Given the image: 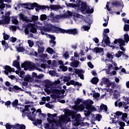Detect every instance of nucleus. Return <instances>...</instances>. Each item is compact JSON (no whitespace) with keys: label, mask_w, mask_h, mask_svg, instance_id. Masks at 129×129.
Returning a JSON list of instances; mask_svg holds the SVG:
<instances>
[{"label":"nucleus","mask_w":129,"mask_h":129,"mask_svg":"<svg viewBox=\"0 0 129 129\" xmlns=\"http://www.w3.org/2000/svg\"><path fill=\"white\" fill-rule=\"evenodd\" d=\"M12 24H14V25H18V24H19V21H18V19H17V18H13Z\"/></svg>","instance_id":"obj_46"},{"label":"nucleus","mask_w":129,"mask_h":129,"mask_svg":"<svg viewBox=\"0 0 129 129\" xmlns=\"http://www.w3.org/2000/svg\"><path fill=\"white\" fill-rule=\"evenodd\" d=\"M13 65L14 67H16L18 69L20 68V62L18 60L13 61Z\"/></svg>","instance_id":"obj_31"},{"label":"nucleus","mask_w":129,"mask_h":129,"mask_svg":"<svg viewBox=\"0 0 129 129\" xmlns=\"http://www.w3.org/2000/svg\"><path fill=\"white\" fill-rule=\"evenodd\" d=\"M80 117H81V115L80 114H77L76 115V118L75 120H76V121H79V120L80 119Z\"/></svg>","instance_id":"obj_52"},{"label":"nucleus","mask_w":129,"mask_h":129,"mask_svg":"<svg viewBox=\"0 0 129 129\" xmlns=\"http://www.w3.org/2000/svg\"><path fill=\"white\" fill-rule=\"evenodd\" d=\"M33 80V78L31 77L30 75H27V76H24V77L23 79V80L26 81V82H30V81H32Z\"/></svg>","instance_id":"obj_24"},{"label":"nucleus","mask_w":129,"mask_h":129,"mask_svg":"<svg viewBox=\"0 0 129 129\" xmlns=\"http://www.w3.org/2000/svg\"><path fill=\"white\" fill-rule=\"evenodd\" d=\"M28 28L30 29V31L33 34H35V33H37V28L36 27V25L32 23H30L27 25Z\"/></svg>","instance_id":"obj_13"},{"label":"nucleus","mask_w":129,"mask_h":129,"mask_svg":"<svg viewBox=\"0 0 129 129\" xmlns=\"http://www.w3.org/2000/svg\"><path fill=\"white\" fill-rule=\"evenodd\" d=\"M118 43L119 44V46H125V42L121 38L115 39L113 42L112 43V45L108 44L109 47L112 48V49H114L115 46L112 45H115V44H117Z\"/></svg>","instance_id":"obj_9"},{"label":"nucleus","mask_w":129,"mask_h":129,"mask_svg":"<svg viewBox=\"0 0 129 129\" xmlns=\"http://www.w3.org/2000/svg\"><path fill=\"white\" fill-rule=\"evenodd\" d=\"M15 129H26V125L24 124H15Z\"/></svg>","instance_id":"obj_23"},{"label":"nucleus","mask_w":129,"mask_h":129,"mask_svg":"<svg viewBox=\"0 0 129 129\" xmlns=\"http://www.w3.org/2000/svg\"><path fill=\"white\" fill-rule=\"evenodd\" d=\"M75 73H76V74H78V77H80V79L84 80V75L83 74L85 72L83 70L78 69H75Z\"/></svg>","instance_id":"obj_10"},{"label":"nucleus","mask_w":129,"mask_h":129,"mask_svg":"<svg viewBox=\"0 0 129 129\" xmlns=\"http://www.w3.org/2000/svg\"><path fill=\"white\" fill-rule=\"evenodd\" d=\"M5 126L6 127V129H15V125H11V124L9 123H7Z\"/></svg>","instance_id":"obj_30"},{"label":"nucleus","mask_w":129,"mask_h":129,"mask_svg":"<svg viewBox=\"0 0 129 129\" xmlns=\"http://www.w3.org/2000/svg\"><path fill=\"white\" fill-rule=\"evenodd\" d=\"M93 103V101L91 100H88L85 101L83 104L86 105V108L88 110H91V111H96V108L94 106H92V104Z\"/></svg>","instance_id":"obj_7"},{"label":"nucleus","mask_w":129,"mask_h":129,"mask_svg":"<svg viewBox=\"0 0 129 129\" xmlns=\"http://www.w3.org/2000/svg\"><path fill=\"white\" fill-rule=\"evenodd\" d=\"M121 115H122V116L120 118L122 119V120L123 121H124L125 122H126V120L125 119V118H127V113H122Z\"/></svg>","instance_id":"obj_33"},{"label":"nucleus","mask_w":129,"mask_h":129,"mask_svg":"<svg viewBox=\"0 0 129 129\" xmlns=\"http://www.w3.org/2000/svg\"><path fill=\"white\" fill-rule=\"evenodd\" d=\"M99 81V79H98V78L97 77H94L91 80V82L92 84H94V85L97 84Z\"/></svg>","instance_id":"obj_32"},{"label":"nucleus","mask_w":129,"mask_h":129,"mask_svg":"<svg viewBox=\"0 0 129 129\" xmlns=\"http://www.w3.org/2000/svg\"><path fill=\"white\" fill-rule=\"evenodd\" d=\"M107 57L109 59H111V60H112V59H113V56L109 53H108L107 54Z\"/></svg>","instance_id":"obj_63"},{"label":"nucleus","mask_w":129,"mask_h":129,"mask_svg":"<svg viewBox=\"0 0 129 129\" xmlns=\"http://www.w3.org/2000/svg\"><path fill=\"white\" fill-rule=\"evenodd\" d=\"M22 5V7H24L25 9H26L27 10H34V8H36L35 11L36 12H39V11H40V10H46V9H48V11L51 9V11H55V12H58L59 10H62L63 7L61 6V5H50V7L46 6H41L38 4L37 3H34L33 4H21Z\"/></svg>","instance_id":"obj_1"},{"label":"nucleus","mask_w":129,"mask_h":129,"mask_svg":"<svg viewBox=\"0 0 129 129\" xmlns=\"http://www.w3.org/2000/svg\"><path fill=\"white\" fill-rule=\"evenodd\" d=\"M70 77H64L63 79V82H68L70 80Z\"/></svg>","instance_id":"obj_55"},{"label":"nucleus","mask_w":129,"mask_h":129,"mask_svg":"<svg viewBox=\"0 0 129 129\" xmlns=\"http://www.w3.org/2000/svg\"><path fill=\"white\" fill-rule=\"evenodd\" d=\"M74 17L75 18H78L79 19H80V18H81V17H82V15H81L78 13H75L74 14Z\"/></svg>","instance_id":"obj_57"},{"label":"nucleus","mask_w":129,"mask_h":129,"mask_svg":"<svg viewBox=\"0 0 129 129\" xmlns=\"http://www.w3.org/2000/svg\"><path fill=\"white\" fill-rule=\"evenodd\" d=\"M28 119H30L31 121H34L33 122L34 125L37 126L38 124H42V120L39 119H35V117L33 118L32 116H28Z\"/></svg>","instance_id":"obj_12"},{"label":"nucleus","mask_w":129,"mask_h":129,"mask_svg":"<svg viewBox=\"0 0 129 129\" xmlns=\"http://www.w3.org/2000/svg\"><path fill=\"white\" fill-rule=\"evenodd\" d=\"M80 2V7L77 8H78V10H79L81 13H83V14H93V12H94L93 8L90 9V8H88V6H87L86 2H82L81 0Z\"/></svg>","instance_id":"obj_2"},{"label":"nucleus","mask_w":129,"mask_h":129,"mask_svg":"<svg viewBox=\"0 0 129 129\" xmlns=\"http://www.w3.org/2000/svg\"><path fill=\"white\" fill-rule=\"evenodd\" d=\"M44 84L46 88H50L51 86H53V84H52V82H51V81L48 80H45L44 81Z\"/></svg>","instance_id":"obj_22"},{"label":"nucleus","mask_w":129,"mask_h":129,"mask_svg":"<svg viewBox=\"0 0 129 129\" xmlns=\"http://www.w3.org/2000/svg\"><path fill=\"white\" fill-rule=\"evenodd\" d=\"M68 14V18H71V17H72L73 16V14L72 13V12H71V11H70L69 10L67 12Z\"/></svg>","instance_id":"obj_61"},{"label":"nucleus","mask_w":129,"mask_h":129,"mask_svg":"<svg viewBox=\"0 0 129 129\" xmlns=\"http://www.w3.org/2000/svg\"><path fill=\"white\" fill-rule=\"evenodd\" d=\"M6 8V4L4 3V0H0V12L4 11Z\"/></svg>","instance_id":"obj_29"},{"label":"nucleus","mask_w":129,"mask_h":129,"mask_svg":"<svg viewBox=\"0 0 129 129\" xmlns=\"http://www.w3.org/2000/svg\"><path fill=\"white\" fill-rule=\"evenodd\" d=\"M22 68H24V70L27 71L28 69L29 70H33L36 68V66L35 63H33L32 61H24V63L21 64Z\"/></svg>","instance_id":"obj_5"},{"label":"nucleus","mask_w":129,"mask_h":129,"mask_svg":"<svg viewBox=\"0 0 129 129\" xmlns=\"http://www.w3.org/2000/svg\"><path fill=\"white\" fill-rule=\"evenodd\" d=\"M57 34H69V35H73L75 36V35H77L78 34V30L77 29L74 28L71 29L65 30L57 27V31H56Z\"/></svg>","instance_id":"obj_3"},{"label":"nucleus","mask_w":129,"mask_h":129,"mask_svg":"<svg viewBox=\"0 0 129 129\" xmlns=\"http://www.w3.org/2000/svg\"><path fill=\"white\" fill-rule=\"evenodd\" d=\"M100 111H102V110H104L105 112L107 111V106L106 105H104V104H102L99 108Z\"/></svg>","instance_id":"obj_25"},{"label":"nucleus","mask_w":129,"mask_h":129,"mask_svg":"<svg viewBox=\"0 0 129 129\" xmlns=\"http://www.w3.org/2000/svg\"><path fill=\"white\" fill-rule=\"evenodd\" d=\"M50 123H46L45 126L44 128L45 129H58L57 128H56V126H57V125L54 124H52L50 127Z\"/></svg>","instance_id":"obj_20"},{"label":"nucleus","mask_w":129,"mask_h":129,"mask_svg":"<svg viewBox=\"0 0 129 129\" xmlns=\"http://www.w3.org/2000/svg\"><path fill=\"white\" fill-rule=\"evenodd\" d=\"M17 50L18 52H24L25 51V47L23 46H19L17 47Z\"/></svg>","instance_id":"obj_40"},{"label":"nucleus","mask_w":129,"mask_h":129,"mask_svg":"<svg viewBox=\"0 0 129 129\" xmlns=\"http://www.w3.org/2000/svg\"><path fill=\"white\" fill-rule=\"evenodd\" d=\"M109 33V29L106 28L104 30L103 32V40L102 43L104 42L105 44L106 45H110V41L109 40V37L107 35V33Z\"/></svg>","instance_id":"obj_6"},{"label":"nucleus","mask_w":129,"mask_h":129,"mask_svg":"<svg viewBox=\"0 0 129 129\" xmlns=\"http://www.w3.org/2000/svg\"><path fill=\"white\" fill-rule=\"evenodd\" d=\"M112 5L115 6V7H117L120 6V2L117 1H114L112 2Z\"/></svg>","instance_id":"obj_39"},{"label":"nucleus","mask_w":129,"mask_h":129,"mask_svg":"<svg viewBox=\"0 0 129 129\" xmlns=\"http://www.w3.org/2000/svg\"><path fill=\"white\" fill-rule=\"evenodd\" d=\"M123 102V107L124 109H128V106H126L127 104H128V103L127 102Z\"/></svg>","instance_id":"obj_50"},{"label":"nucleus","mask_w":129,"mask_h":129,"mask_svg":"<svg viewBox=\"0 0 129 129\" xmlns=\"http://www.w3.org/2000/svg\"><path fill=\"white\" fill-rule=\"evenodd\" d=\"M64 112L66 113H69V114L72 116V118L73 119H75L76 118V113L73 111H71L68 109H67L64 110Z\"/></svg>","instance_id":"obj_15"},{"label":"nucleus","mask_w":129,"mask_h":129,"mask_svg":"<svg viewBox=\"0 0 129 129\" xmlns=\"http://www.w3.org/2000/svg\"><path fill=\"white\" fill-rule=\"evenodd\" d=\"M87 64H88V67H89V68H90L91 69H93V68H94V66H93V64H92L91 62L89 61V62H88Z\"/></svg>","instance_id":"obj_54"},{"label":"nucleus","mask_w":129,"mask_h":129,"mask_svg":"<svg viewBox=\"0 0 129 129\" xmlns=\"http://www.w3.org/2000/svg\"><path fill=\"white\" fill-rule=\"evenodd\" d=\"M47 52H48L49 54H52L54 53V49L52 48L48 47L47 50Z\"/></svg>","instance_id":"obj_43"},{"label":"nucleus","mask_w":129,"mask_h":129,"mask_svg":"<svg viewBox=\"0 0 129 129\" xmlns=\"http://www.w3.org/2000/svg\"><path fill=\"white\" fill-rule=\"evenodd\" d=\"M63 56L66 58V59L69 58V53L67 51L65 52V53L63 54Z\"/></svg>","instance_id":"obj_62"},{"label":"nucleus","mask_w":129,"mask_h":129,"mask_svg":"<svg viewBox=\"0 0 129 129\" xmlns=\"http://www.w3.org/2000/svg\"><path fill=\"white\" fill-rule=\"evenodd\" d=\"M115 115H116V116H117V118H119V116H121V115H122V112H120V111H116L115 113Z\"/></svg>","instance_id":"obj_49"},{"label":"nucleus","mask_w":129,"mask_h":129,"mask_svg":"<svg viewBox=\"0 0 129 129\" xmlns=\"http://www.w3.org/2000/svg\"><path fill=\"white\" fill-rule=\"evenodd\" d=\"M5 69L4 71L6 75H9V73H12V72H15V69L12 68L10 66H5L3 68Z\"/></svg>","instance_id":"obj_11"},{"label":"nucleus","mask_w":129,"mask_h":129,"mask_svg":"<svg viewBox=\"0 0 129 129\" xmlns=\"http://www.w3.org/2000/svg\"><path fill=\"white\" fill-rule=\"evenodd\" d=\"M9 41H10V42H12L13 43H15V42L17 41V38L12 37L9 39Z\"/></svg>","instance_id":"obj_56"},{"label":"nucleus","mask_w":129,"mask_h":129,"mask_svg":"<svg viewBox=\"0 0 129 129\" xmlns=\"http://www.w3.org/2000/svg\"><path fill=\"white\" fill-rule=\"evenodd\" d=\"M3 35L4 37V40L5 41H7L8 39L10 38V36H9L8 34H6V33H3Z\"/></svg>","instance_id":"obj_44"},{"label":"nucleus","mask_w":129,"mask_h":129,"mask_svg":"<svg viewBox=\"0 0 129 129\" xmlns=\"http://www.w3.org/2000/svg\"><path fill=\"white\" fill-rule=\"evenodd\" d=\"M79 109H80V110H84V108L85 107H84V105L81 104L78 106Z\"/></svg>","instance_id":"obj_64"},{"label":"nucleus","mask_w":129,"mask_h":129,"mask_svg":"<svg viewBox=\"0 0 129 129\" xmlns=\"http://www.w3.org/2000/svg\"><path fill=\"white\" fill-rule=\"evenodd\" d=\"M24 74H25V72L21 71L19 73V76H20L21 78H22V79H23L24 77H25V76H24Z\"/></svg>","instance_id":"obj_53"},{"label":"nucleus","mask_w":129,"mask_h":129,"mask_svg":"<svg viewBox=\"0 0 129 129\" xmlns=\"http://www.w3.org/2000/svg\"><path fill=\"white\" fill-rule=\"evenodd\" d=\"M101 118H102V116L100 114H98L95 117L93 118L92 121H95V120L100 121V120H101Z\"/></svg>","instance_id":"obj_27"},{"label":"nucleus","mask_w":129,"mask_h":129,"mask_svg":"<svg viewBox=\"0 0 129 129\" xmlns=\"http://www.w3.org/2000/svg\"><path fill=\"white\" fill-rule=\"evenodd\" d=\"M39 49H38V53H43L44 52V48L40 47V45H38Z\"/></svg>","instance_id":"obj_58"},{"label":"nucleus","mask_w":129,"mask_h":129,"mask_svg":"<svg viewBox=\"0 0 129 129\" xmlns=\"http://www.w3.org/2000/svg\"><path fill=\"white\" fill-rule=\"evenodd\" d=\"M28 43L29 44V47H30V48H32V47L34 46V42H33V41L31 40H28Z\"/></svg>","instance_id":"obj_51"},{"label":"nucleus","mask_w":129,"mask_h":129,"mask_svg":"<svg viewBox=\"0 0 129 129\" xmlns=\"http://www.w3.org/2000/svg\"><path fill=\"white\" fill-rule=\"evenodd\" d=\"M124 40L125 43H128L129 41V36L128 34H124Z\"/></svg>","instance_id":"obj_38"},{"label":"nucleus","mask_w":129,"mask_h":129,"mask_svg":"<svg viewBox=\"0 0 129 129\" xmlns=\"http://www.w3.org/2000/svg\"><path fill=\"white\" fill-rule=\"evenodd\" d=\"M124 32H129V25L125 24L123 27Z\"/></svg>","instance_id":"obj_45"},{"label":"nucleus","mask_w":129,"mask_h":129,"mask_svg":"<svg viewBox=\"0 0 129 129\" xmlns=\"http://www.w3.org/2000/svg\"><path fill=\"white\" fill-rule=\"evenodd\" d=\"M81 102H82V99L78 98L77 99V101H75V104L76 105H78L80 104Z\"/></svg>","instance_id":"obj_47"},{"label":"nucleus","mask_w":129,"mask_h":129,"mask_svg":"<svg viewBox=\"0 0 129 129\" xmlns=\"http://www.w3.org/2000/svg\"><path fill=\"white\" fill-rule=\"evenodd\" d=\"M80 0H78L77 1V4L66 3V5L67 7H69V8H79L80 7Z\"/></svg>","instance_id":"obj_14"},{"label":"nucleus","mask_w":129,"mask_h":129,"mask_svg":"<svg viewBox=\"0 0 129 129\" xmlns=\"http://www.w3.org/2000/svg\"><path fill=\"white\" fill-rule=\"evenodd\" d=\"M57 29L58 27L55 26L51 24H47L46 27H40V31H44V32H51V33H56V34H57Z\"/></svg>","instance_id":"obj_4"},{"label":"nucleus","mask_w":129,"mask_h":129,"mask_svg":"<svg viewBox=\"0 0 129 129\" xmlns=\"http://www.w3.org/2000/svg\"><path fill=\"white\" fill-rule=\"evenodd\" d=\"M71 85H75V86H82V84H80L78 82H75L74 80H71L70 81Z\"/></svg>","instance_id":"obj_26"},{"label":"nucleus","mask_w":129,"mask_h":129,"mask_svg":"<svg viewBox=\"0 0 129 129\" xmlns=\"http://www.w3.org/2000/svg\"><path fill=\"white\" fill-rule=\"evenodd\" d=\"M49 37L50 39V41H55V40H56V37L54 35H49Z\"/></svg>","instance_id":"obj_60"},{"label":"nucleus","mask_w":129,"mask_h":129,"mask_svg":"<svg viewBox=\"0 0 129 129\" xmlns=\"http://www.w3.org/2000/svg\"><path fill=\"white\" fill-rule=\"evenodd\" d=\"M40 21H45L47 20V15L45 14L41 15L40 17Z\"/></svg>","instance_id":"obj_37"},{"label":"nucleus","mask_w":129,"mask_h":129,"mask_svg":"<svg viewBox=\"0 0 129 129\" xmlns=\"http://www.w3.org/2000/svg\"><path fill=\"white\" fill-rule=\"evenodd\" d=\"M20 18L24 21V22H29V19H28V17H25V15L23 13H21L19 15Z\"/></svg>","instance_id":"obj_28"},{"label":"nucleus","mask_w":129,"mask_h":129,"mask_svg":"<svg viewBox=\"0 0 129 129\" xmlns=\"http://www.w3.org/2000/svg\"><path fill=\"white\" fill-rule=\"evenodd\" d=\"M52 93L56 94V95H61V94H64L65 93V90H62L61 91L57 89L52 90Z\"/></svg>","instance_id":"obj_18"},{"label":"nucleus","mask_w":129,"mask_h":129,"mask_svg":"<svg viewBox=\"0 0 129 129\" xmlns=\"http://www.w3.org/2000/svg\"><path fill=\"white\" fill-rule=\"evenodd\" d=\"M83 29L84 30V31H87L90 29V27L87 25H83Z\"/></svg>","instance_id":"obj_59"},{"label":"nucleus","mask_w":129,"mask_h":129,"mask_svg":"<svg viewBox=\"0 0 129 129\" xmlns=\"http://www.w3.org/2000/svg\"><path fill=\"white\" fill-rule=\"evenodd\" d=\"M19 104V100L18 99L15 100L12 103V105L13 107H16Z\"/></svg>","instance_id":"obj_35"},{"label":"nucleus","mask_w":129,"mask_h":129,"mask_svg":"<svg viewBox=\"0 0 129 129\" xmlns=\"http://www.w3.org/2000/svg\"><path fill=\"white\" fill-rule=\"evenodd\" d=\"M11 22V19H10V17H6L3 20H0V25H8L10 24Z\"/></svg>","instance_id":"obj_16"},{"label":"nucleus","mask_w":129,"mask_h":129,"mask_svg":"<svg viewBox=\"0 0 129 129\" xmlns=\"http://www.w3.org/2000/svg\"><path fill=\"white\" fill-rule=\"evenodd\" d=\"M49 44L53 48L56 46V41L55 40H49Z\"/></svg>","instance_id":"obj_42"},{"label":"nucleus","mask_w":129,"mask_h":129,"mask_svg":"<svg viewBox=\"0 0 129 129\" xmlns=\"http://www.w3.org/2000/svg\"><path fill=\"white\" fill-rule=\"evenodd\" d=\"M79 63L80 62L78 60H76L75 58H74V61L73 62H72L70 63V65L71 67H73V68H77L78 66H79Z\"/></svg>","instance_id":"obj_19"},{"label":"nucleus","mask_w":129,"mask_h":129,"mask_svg":"<svg viewBox=\"0 0 129 129\" xmlns=\"http://www.w3.org/2000/svg\"><path fill=\"white\" fill-rule=\"evenodd\" d=\"M38 19L39 17L38 16L33 15L31 17V20L30 21V22L32 23V22H36V21H38Z\"/></svg>","instance_id":"obj_34"},{"label":"nucleus","mask_w":129,"mask_h":129,"mask_svg":"<svg viewBox=\"0 0 129 129\" xmlns=\"http://www.w3.org/2000/svg\"><path fill=\"white\" fill-rule=\"evenodd\" d=\"M93 52H95L96 53H102L104 52L103 48H99V47H95L92 49Z\"/></svg>","instance_id":"obj_21"},{"label":"nucleus","mask_w":129,"mask_h":129,"mask_svg":"<svg viewBox=\"0 0 129 129\" xmlns=\"http://www.w3.org/2000/svg\"><path fill=\"white\" fill-rule=\"evenodd\" d=\"M29 107H30V105H26L25 106V109H21V111H22V116L24 117L26 115L27 117H29V116H32V112H31Z\"/></svg>","instance_id":"obj_8"},{"label":"nucleus","mask_w":129,"mask_h":129,"mask_svg":"<svg viewBox=\"0 0 129 129\" xmlns=\"http://www.w3.org/2000/svg\"><path fill=\"white\" fill-rule=\"evenodd\" d=\"M13 90H19V91H21L22 90V88L19 87V86L17 85H15L13 87Z\"/></svg>","instance_id":"obj_48"},{"label":"nucleus","mask_w":129,"mask_h":129,"mask_svg":"<svg viewBox=\"0 0 129 129\" xmlns=\"http://www.w3.org/2000/svg\"><path fill=\"white\" fill-rule=\"evenodd\" d=\"M121 55H123L124 56V53H123V52L119 51H118V53L115 54V56L117 58H119L120 57H121Z\"/></svg>","instance_id":"obj_36"},{"label":"nucleus","mask_w":129,"mask_h":129,"mask_svg":"<svg viewBox=\"0 0 129 129\" xmlns=\"http://www.w3.org/2000/svg\"><path fill=\"white\" fill-rule=\"evenodd\" d=\"M62 18H68L67 14H62L61 16L56 15L53 17V19H51V20L52 21H57L58 20H60V19H62Z\"/></svg>","instance_id":"obj_17"},{"label":"nucleus","mask_w":129,"mask_h":129,"mask_svg":"<svg viewBox=\"0 0 129 129\" xmlns=\"http://www.w3.org/2000/svg\"><path fill=\"white\" fill-rule=\"evenodd\" d=\"M102 81L105 85H106L107 83H109L110 82L109 79L105 78L102 79Z\"/></svg>","instance_id":"obj_41"}]
</instances>
